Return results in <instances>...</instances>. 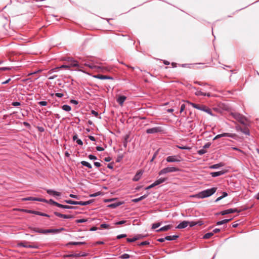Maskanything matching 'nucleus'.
<instances>
[{"label":"nucleus","mask_w":259,"mask_h":259,"mask_svg":"<svg viewBox=\"0 0 259 259\" xmlns=\"http://www.w3.org/2000/svg\"><path fill=\"white\" fill-rule=\"evenodd\" d=\"M216 191L217 188L213 187L210 189L202 191L198 193V194L191 196V197H196L200 199H203L211 196L216 192Z\"/></svg>","instance_id":"f257e3e1"},{"label":"nucleus","mask_w":259,"mask_h":259,"mask_svg":"<svg viewBox=\"0 0 259 259\" xmlns=\"http://www.w3.org/2000/svg\"><path fill=\"white\" fill-rule=\"evenodd\" d=\"M179 170V169L175 167H167L165 168H164L162 169L159 172V175H163L166 174L168 172H176L178 171Z\"/></svg>","instance_id":"f03ea898"},{"label":"nucleus","mask_w":259,"mask_h":259,"mask_svg":"<svg viewBox=\"0 0 259 259\" xmlns=\"http://www.w3.org/2000/svg\"><path fill=\"white\" fill-rule=\"evenodd\" d=\"M166 160L167 162H179L182 161L183 159L180 155H172L167 157Z\"/></svg>","instance_id":"7ed1b4c3"},{"label":"nucleus","mask_w":259,"mask_h":259,"mask_svg":"<svg viewBox=\"0 0 259 259\" xmlns=\"http://www.w3.org/2000/svg\"><path fill=\"white\" fill-rule=\"evenodd\" d=\"M233 117L240 123L244 124L245 123V118L241 115L238 113H233Z\"/></svg>","instance_id":"20e7f679"},{"label":"nucleus","mask_w":259,"mask_h":259,"mask_svg":"<svg viewBox=\"0 0 259 259\" xmlns=\"http://www.w3.org/2000/svg\"><path fill=\"white\" fill-rule=\"evenodd\" d=\"M69 66L70 67H76L78 68V69L77 70L78 71H81V72H82L83 73H85V72H84L83 71H82V66H81V65H80L78 62L76 60H71V62H70V64L69 65Z\"/></svg>","instance_id":"39448f33"},{"label":"nucleus","mask_w":259,"mask_h":259,"mask_svg":"<svg viewBox=\"0 0 259 259\" xmlns=\"http://www.w3.org/2000/svg\"><path fill=\"white\" fill-rule=\"evenodd\" d=\"M21 211L23 212L29 213H33V214L41 215V216L49 217V215H48L47 214L43 213L40 212L39 211H33V210H29V209H22Z\"/></svg>","instance_id":"423d86ee"},{"label":"nucleus","mask_w":259,"mask_h":259,"mask_svg":"<svg viewBox=\"0 0 259 259\" xmlns=\"http://www.w3.org/2000/svg\"><path fill=\"white\" fill-rule=\"evenodd\" d=\"M161 131V128L160 127H154L152 128H148L146 130V133L147 134H154L158 132H160Z\"/></svg>","instance_id":"0eeeda50"},{"label":"nucleus","mask_w":259,"mask_h":259,"mask_svg":"<svg viewBox=\"0 0 259 259\" xmlns=\"http://www.w3.org/2000/svg\"><path fill=\"white\" fill-rule=\"evenodd\" d=\"M225 137L233 138L234 137V135L233 134H230V133H223V134H219V135H217L213 138V140H214L215 139H219V138H222V137Z\"/></svg>","instance_id":"6e6552de"},{"label":"nucleus","mask_w":259,"mask_h":259,"mask_svg":"<svg viewBox=\"0 0 259 259\" xmlns=\"http://www.w3.org/2000/svg\"><path fill=\"white\" fill-rule=\"evenodd\" d=\"M235 212H240V211H238L237 209L236 208H230L221 211V214L222 215H226L229 213H233Z\"/></svg>","instance_id":"1a4fd4ad"},{"label":"nucleus","mask_w":259,"mask_h":259,"mask_svg":"<svg viewBox=\"0 0 259 259\" xmlns=\"http://www.w3.org/2000/svg\"><path fill=\"white\" fill-rule=\"evenodd\" d=\"M47 193L51 196H61V193L56 191L55 190H52V189H48L47 190Z\"/></svg>","instance_id":"9d476101"},{"label":"nucleus","mask_w":259,"mask_h":259,"mask_svg":"<svg viewBox=\"0 0 259 259\" xmlns=\"http://www.w3.org/2000/svg\"><path fill=\"white\" fill-rule=\"evenodd\" d=\"M188 221H184L181 222L176 227L177 229H184L188 226Z\"/></svg>","instance_id":"9b49d317"},{"label":"nucleus","mask_w":259,"mask_h":259,"mask_svg":"<svg viewBox=\"0 0 259 259\" xmlns=\"http://www.w3.org/2000/svg\"><path fill=\"white\" fill-rule=\"evenodd\" d=\"M143 237V236L142 235H138L132 238H127V241L128 242H134L138 239H140Z\"/></svg>","instance_id":"f8f14e48"},{"label":"nucleus","mask_w":259,"mask_h":259,"mask_svg":"<svg viewBox=\"0 0 259 259\" xmlns=\"http://www.w3.org/2000/svg\"><path fill=\"white\" fill-rule=\"evenodd\" d=\"M54 214L55 215H56L57 217H59L60 218H63L64 219H72L73 218V217L71 215L63 214H61V213H60L59 212H55Z\"/></svg>","instance_id":"ddd939ff"},{"label":"nucleus","mask_w":259,"mask_h":259,"mask_svg":"<svg viewBox=\"0 0 259 259\" xmlns=\"http://www.w3.org/2000/svg\"><path fill=\"white\" fill-rule=\"evenodd\" d=\"M171 228V226L170 225H167L166 226H164L163 227H161L160 229L156 230V232H160V231H166L169 229H170Z\"/></svg>","instance_id":"4468645a"},{"label":"nucleus","mask_w":259,"mask_h":259,"mask_svg":"<svg viewBox=\"0 0 259 259\" xmlns=\"http://www.w3.org/2000/svg\"><path fill=\"white\" fill-rule=\"evenodd\" d=\"M126 98L124 96H120L117 99V102L122 106L124 102L125 101Z\"/></svg>","instance_id":"2eb2a0df"},{"label":"nucleus","mask_w":259,"mask_h":259,"mask_svg":"<svg viewBox=\"0 0 259 259\" xmlns=\"http://www.w3.org/2000/svg\"><path fill=\"white\" fill-rule=\"evenodd\" d=\"M225 172L223 170L212 172L210 173L211 176L212 177H217L224 174Z\"/></svg>","instance_id":"dca6fc26"},{"label":"nucleus","mask_w":259,"mask_h":259,"mask_svg":"<svg viewBox=\"0 0 259 259\" xmlns=\"http://www.w3.org/2000/svg\"><path fill=\"white\" fill-rule=\"evenodd\" d=\"M165 179L164 178H160L157 180H156L154 183V185H155V186H157L162 183H163L164 182H165Z\"/></svg>","instance_id":"f3484780"},{"label":"nucleus","mask_w":259,"mask_h":259,"mask_svg":"<svg viewBox=\"0 0 259 259\" xmlns=\"http://www.w3.org/2000/svg\"><path fill=\"white\" fill-rule=\"evenodd\" d=\"M233 219V218H230V219H225V220H222V221H218L217 223V225H223L224 224H226L229 222H230V221H231Z\"/></svg>","instance_id":"a211bd4d"},{"label":"nucleus","mask_w":259,"mask_h":259,"mask_svg":"<svg viewBox=\"0 0 259 259\" xmlns=\"http://www.w3.org/2000/svg\"><path fill=\"white\" fill-rule=\"evenodd\" d=\"M142 174H143V172L142 171H140V172H138L137 174H136V175L134 176V177L133 179V181H138V180H139L141 178Z\"/></svg>","instance_id":"6ab92c4d"},{"label":"nucleus","mask_w":259,"mask_h":259,"mask_svg":"<svg viewBox=\"0 0 259 259\" xmlns=\"http://www.w3.org/2000/svg\"><path fill=\"white\" fill-rule=\"evenodd\" d=\"M19 245L20 246H22V247H26V248H37V246H36V245H27L24 244L23 243H19Z\"/></svg>","instance_id":"aec40b11"},{"label":"nucleus","mask_w":259,"mask_h":259,"mask_svg":"<svg viewBox=\"0 0 259 259\" xmlns=\"http://www.w3.org/2000/svg\"><path fill=\"white\" fill-rule=\"evenodd\" d=\"M147 196H148V195L147 194H145V195L141 196V197H139L138 198L134 199L132 200V201L133 202H138L139 201L142 200L146 198Z\"/></svg>","instance_id":"412c9836"},{"label":"nucleus","mask_w":259,"mask_h":259,"mask_svg":"<svg viewBox=\"0 0 259 259\" xmlns=\"http://www.w3.org/2000/svg\"><path fill=\"white\" fill-rule=\"evenodd\" d=\"M43 233H45V234L46 233H58L59 232V230L58 229H48V230H45L44 232H42Z\"/></svg>","instance_id":"4be33fe9"},{"label":"nucleus","mask_w":259,"mask_h":259,"mask_svg":"<svg viewBox=\"0 0 259 259\" xmlns=\"http://www.w3.org/2000/svg\"><path fill=\"white\" fill-rule=\"evenodd\" d=\"M228 196V193L226 192H223V195L219 197H218L217 198V199L215 200V202H218L219 201L222 200L223 198L226 197V196Z\"/></svg>","instance_id":"5701e85b"},{"label":"nucleus","mask_w":259,"mask_h":259,"mask_svg":"<svg viewBox=\"0 0 259 259\" xmlns=\"http://www.w3.org/2000/svg\"><path fill=\"white\" fill-rule=\"evenodd\" d=\"M178 235L167 236L165 237V239H167V240L168 241H171L178 238Z\"/></svg>","instance_id":"b1692460"},{"label":"nucleus","mask_w":259,"mask_h":259,"mask_svg":"<svg viewBox=\"0 0 259 259\" xmlns=\"http://www.w3.org/2000/svg\"><path fill=\"white\" fill-rule=\"evenodd\" d=\"M223 166V164L221 163L215 164L210 166V168L211 169H218L220 167Z\"/></svg>","instance_id":"393cba45"},{"label":"nucleus","mask_w":259,"mask_h":259,"mask_svg":"<svg viewBox=\"0 0 259 259\" xmlns=\"http://www.w3.org/2000/svg\"><path fill=\"white\" fill-rule=\"evenodd\" d=\"M57 206L59 207H60V208H65V209H72V208H73V207H72V206H69V205H63V204H60V203H58V204H57Z\"/></svg>","instance_id":"a878e982"},{"label":"nucleus","mask_w":259,"mask_h":259,"mask_svg":"<svg viewBox=\"0 0 259 259\" xmlns=\"http://www.w3.org/2000/svg\"><path fill=\"white\" fill-rule=\"evenodd\" d=\"M81 164L83 165V166H85L87 167H88L89 168H92V166L91 165V164L87 162V161H81Z\"/></svg>","instance_id":"bb28decb"},{"label":"nucleus","mask_w":259,"mask_h":259,"mask_svg":"<svg viewBox=\"0 0 259 259\" xmlns=\"http://www.w3.org/2000/svg\"><path fill=\"white\" fill-rule=\"evenodd\" d=\"M65 202L72 205H78V201H75L72 200H66Z\"/></svg>","instance_id":"cd10ccee"},{"label":"nucleus","mask_w":259,"mask_h":259,"mask_svg":"<svg viewBox=\"0 0 259 259\" xmlns=\"http://www.w3.org/2000/svg\"><path fill=\"white\" fill-rule=\"evenodd\" d=\"M94 78H98L100 79H106L107 75H96L93 76Z\"/></svg>","instance_id":"c85d7f7f"},{"label":"nucleus","mask_w":259,"mask_h":259,"mask_svg":"<svg viewBox=\"0 0 259 259\" xmlns=\"http://www.w3.org/2000/svg\"><path fill=\"white\" fill-rule=\"evenodd\" d=\"M122 204V203H121V202H117V203L111 204L109 205L108 206L109 207L115 208L117 206H118L121 205Z\"/></svg>","instance_id":"c756f323"},{"label":"nucleus","mask_w":259,"mask_h":259,"mask_svg":"<svg viewBox=\"0 0 259 259\" xmlns=\"http://www.w3.org/2000/svg\"><path fill=\"white\" fill-rule=\"evenodd\" d=\"M91 201L90 200H89V201H78V205H89L91 203Z\"/></svg>","instance_id":"7c9ffc66"},{"label":"nucleus","mask_w":259,"mask_h":259,"mask_svg":"<svg viewBox=\"0 0 259 259\" xmlns=\"http://www.w3.org/2000/svg\"><path fill=\"white\" fill-rule=\"evenodd\" d=\"M36 200L37 198L33 197H28L22 199V200L23 201H36Z\"/></svg>","instance_id":"2f4dec72"},{"label":"nucleus","mask_w":259,"mask_h":259,"mask_svg":"<svg viewBox=\"0 0 259 259\" xmlns=\"http://www.w3.org/2000/svg\"><path fill=\"white\" fill-rule=\"evenodd\" d=\"M187 103L191 105L193 108L199 110V108H200V105L194 104L193 103H191L190 102L187 101Z\"/></svg>","instance_id":"473e14b6"},{"label":"nucleus","mask_w":259,"mask_h":259,"mask_svg":"<svg viewBox=\"0 0 259 259\" xmlns=\"http://www.w3.org/2000/svg\"><path fill=\"white\" fill-rule=\"evenodd\" d=\"M62 109L65 111H70L71 109V108L70 106L68 105H64L63 106H62Z\"/></svg>","instance_id":"72a5a7b5"},{"label":"nucleus","mask_w":259,"mask_h":259,"mask_svg":"<svg viewBox=\"0 0 259 259\" xmlns=\"http://www.w3.org/2000/svg\"><path fill=\"white\" fill-rule=\"evenodd\" d=\"M32 230L34 232H37V233H41V234H45V233H43L42 232H44L45 231V230L39 229L36 228H33Z\"/></svg>","instance_id":"f704fd0d"},{"label":"nucleus","mask_w":259,"mask_h":259,"mask_svg":"<svg viewBox=\"0 0 259 259\" xmlns=\"http://www.w3.org/2000/svg\"><path fill=\"white\" fill-rule=\"evenodd\" d=\"M213 235V233H212V232L207 233L203 236V238L204 239H208V238H210L211 236H212Z\"/></svg>","instance_id":"c9c22d12"},{"label":"nucleus","mask_w":259,"mask_h":259,"mask_svg":"<svg viewBox=\"0 0 259 259\" xmlns=\"http://www.w3.org/2000/svg\"><path fill=\"white\" fill-rule=\"evenodd\" d=\"M177 147L180 149L182 150H190L191 148V147L187 146H177Z\"/></svg>","instance_id":"e433bc0d"},{"label":"nucleus","mask_w":259,"mask_h":259,"mask_svg":"<svg viewBox=\"0 0 259 259\" xmlns=\"http://www.w3.org/2000/svg\"><path fill=\"white\" fill-rule=\"evenodd\" d=\"M204 112L207 113V114H209L211 116H214V115L212 113L211 110L208 107H207L206 110H204Z\"/></svg>","instance_id":"4c0bfd02"},{"label":"nucleus","mask_w":259,"mask_h":259,"mask_svg":"<svg viewBox=\"0 0 259 259\" xmlns=\"http://www.w3.org/2000/svg\"><path fill=\"white\" fill-rule=\"evenodd\" d=\"M206 152H207V151H206V150L203 148V149H200V150H198V151H197V153H198V154H199L200 155H203V154H204L206 153Z\"/></svg>","instance_id":"58836bf2"},{"label":"nucleus","mask_w":259,"mask_h":259,"mask_svg":"<svg viewBox=\"0 0 259 259\" xmlns=\"http://www.w3.org/2000/svg\"><path fill=\"white\" fill-rule=\"evenodd\" d=\"M204 93H203L200 90H196V92L195 93V94L196 96H203Z\"/></svg>","instance_id":"ea45409f"},{"label":"nucleus","mask_w":259,"mask_h":259,"mask_svg":"<svg viewBox=\"0 0 259 259\" xmlns=\"http://www.w3.org/2000/svg\"><path fill=\"white\" fill-rule=\"evenodd\" d=\"M120 258L123 259H127L130 258V255L127 253H124L120 256Z\"/></svg>","instance_id":"a19ab883"},{"label":"nucleus","mask_w":259,"mask_h":259,"mask_svg":"<svg viewBox=\"0 0 259 259\" xmlns=\"http://www.w3.org/2000/svg\"><path fill=\"white\" fill-rule=\"evenodd\" d=\"M70 244L76 245L84 244V242H70Z\"/></svg>","instance_id":"79ce46f5"},{"label":"nucleus","mask_w":259,"mask_h":259,"mask_svg":"<svg viewBox=\"0 0 259 259\" xmlns=\"http://www.w3.org/2000/svg\"><path fill=\"white\" fill-rule=\"evenodd\" d=\"M125 222H126L125 221L122 220V221H119V222H115L114 223V224L116 225H122V224H124V223H125Z\"/></svg>","instance_id":"37998d69"},{"label":"nucleus","mask_w":259,"mask_h":259,"mask_svg":"<svg viewBox=\"0 0 259 259\" xmlns=\"http://www.w3.org/2000/svg\"><path fill=\"white\" fill-rule=\"evenodd\" d=\"M38 104L41 106H45L47 105V102L46 101H40L38 102Z\"/></svg>","instance_id":"c03bdc74"},{"label":"nucleus","mask_w":259,"mask_h":259,"mask_svg":"<svg viewBox=\"0 0 259 259\" xmlns=\"http://www.w3.org/2000/svg\"><path fill=\"white\" fill-rule=\"evenodd\" d=\"M197 225V223L195 222H189L188 225H189L190 227H192Z\"/></svg>","instance_id":"a18cd8bd"},{"label":"nucleus","mask_w":259,"mask_h":259,"mask_svg":"<svg viewBox=\"0 0 259 259\" xmlns=\"http://www.w3.org/2000/svg\"><path fill=\"white\" fill-rule=\"evenodd\" d=\"M87 221V220L85 219H79V220H77L76 221V222L77 223H82L86 222Z\"/></svg>","instance_id":"49530a36"},{"label":"nucleus","mask_w":259,"mask_h":259,"mask_svg":"<svg viewBox=\"0 0 259 259\" xmlns=\"http://www.w3.org/2000/svg\"><path fill=\"white\" fill-rule=\"evenodd\" d=\"M158 153V150H157V151L155 152V153L154 154V155H153V157H152V159H151V160H150V162H152V161L154 160V159L156 158V156L157 155Z\"/></svg>","instance_id":"de8ad7c7"},{"label":"nucleus","mask_w":259,"mask_h":259,"mask_svg":"<svg viewBox=\"0 0 259 259\" xmlns=\"http://www.w3.org/2000/svg\"><path fill=\"white\" fill-rule=\"evenodd\" d=\"M109 225L107 224H102L101 225V227L105 229H108Z\"/></svg>","instance_id":"09e8293b"},{"label":"nucleus","mask_w":259,"mask_h":259,"mask_svg":"<svg viewBox=\"0 0 259 259\" xmlns=\"http://www.w3.org/2000/svg\"><path fill=\"white\" fill-rule=\"evenodd\" d=\"M149 242L148 241H145L141 242L139 245H149Z\"/></svg>","instance_id":"8fccbe9b"},{"label":"nucleus","mask_w":259,"mask_h":259,"mask_svg":"<svg viewBox=\"0 0 259 259\" xmlns=\"http://www.w3.org/2000/svg\"><path fill=\"white\" fill-rule=\"evenodd\" d=\"M89 158L90 160H96L97 159V157L94 155L90 154L89 155Z\"/></svg>","instance_id":"3c124183"},{"label":"nucleus","mask_w":259,"mask_h":259,"mask_svg":"<svg viewBox=\"0 0 259 259\" xmlns=\"http://www.w3.org/2000/svg\"><path fill=\"white\" fill-rule=\"evenodd\" d=\"M160 223H155V224H153L152 228V229H156L158 227H159L160 226Z\"/></svg>","instance_id":"603ef678"},{"label":"nucleus","mask_w":259,"mask_h":259,"mask_svg":"<svg viewBox=\"0 0 259 259\" xmlns=\"http://www.w3.org/2000/svg\"><path fill=\"white\" fill-rule=\"evenodd\" d=\"M206 108H207L206 106L201 105H200V108H199V110L203 111L204 112V110H205Z\"/></svg>","instance_id":"864d4df0"},{"label":"nucleus","mask_w":259,"mask_h":259,"mask_svg":"<svg viewBox=\"0 0 259 259\" xmlns=\"http://www.w3.org/2000/svg\"><path fill=\"white\" fill-rule=\"evenodd\" d=\"M100 194H101V193L98 192H97V193H94V194H92L90 195V197H96L97 196H99Z\"/></svg>","instance_id":"5fc2aeb1"},{"label":"nucleus","mask_w":259,"mask_h":259,"mask_svg":"<svg viewBox=\"0 0 259 259\" xmlns=\"http://www.w3.org/2000/svg\"><path fill=\"white\" fill-rule=\"evenodd\" d=\"M12 105L13 106H18L21 105V103L19 102H14L12 103Z\"/></svg>","instance_id":"6e6d98bb"},{"label":"nucleus","mask_w":259,"mask_h":259,"mask_svg":"<svg viewBox=\"0 0 259 259\" xmlns=\"http://www.w3.org/2000/svg\"><path fill=\"white\" fill-rule=\"evenodd\" d=\"M185 105L184 104H182L181 105L180 113H182V112H183V111L185 110Z\"/></svg>","instance_id":"4d7b16f0"},{"label":"nucleus","mask_w":259,"mask_h":259,"mask_svg":"<svg viewBox=\"0 0 259 259\" xmlns=\"http://www.w3.org/2000/svg\"><path fill=\"white\" fill-rule=\"evenodd\" d=\"M126 236V234H120L117 236V239H121L122 238L125 237Z\"/></svg>","instance_id":"13d9d810"},{"label":"nucleus","mask_w":259,"mask_h":259,"mask_svg":"<svg viewBox=\"0 0 259 259\" xmlns=\"http://www.w3.org/2000/svg\"><path fill=\"white\" fill-rule=\"evenodd\" d=\"M55 95L58 98H62L64 96L63 94L60 93H56Z\"/></svg>","instance_id":"bf43d9fd"},{"label":"nucleus","mask_w":259,"mask_h":259,"mask_svg":"<svg viewBox=\"0 0 259 259\" xmlns=\"http://www.w3.org/2000/svg\"><path fill=\"white\" fill-rule=\"evenodd\" d=\"M76 142L80 146H82L83 145L82 141L80 139H79L77 140V141Z\"/></svg>","instance_id":"052dcab7"},{"label":"nucleus","mask_w":259,"mask_h":259,"mask_svg":"<svg viewBox=\"0 0 259 259\" xmlns=\"http://www.w3.org/2000/svg\"><path fill=\"white\" fill-rule=\"evenodd\" d=\"M96 149L98 151H103L104 150V149L101 146H97Z\"/></svg>","instance_id":"680f3d73"},{"label":"nucleus","mask_w":259,"mask_h":259,"mask_svg":"<svg viewBox=\"0 0 259 259\" xmlns=\"http://www.w3.org/2000/svg\"><path fill=\"white\" fill-rule=\"evenodd\" d=\"M165 240H167V239H165V237H164V238H159V239H157V241L160 242H163Z\"/></svg>","instance_id":"e2e57ef3"},{"label":"nucleus","mask_w":259,"mask_h":259,"mask_svg":"<svg viewBox=\"0 0 259 259\" xmlns=\"http://www.w3.org/2000/svg\"><path fill=\"white\" fill-rule=\"evenodd\" d=\"M155 187V185H154L153 183H152V184H151L150 185H149V186L147 187L146 188H145V189L146 190H149L153 187Z\"/></svg>","instance_id":"0e129e2a"},{"label":"nucleus","mask_w":259,"mask_h":259,"mask_svg":"<svg viewBox=\"0 0 259 259\" xmlns=\"http://www.w3.org/2000/svg\"><path fill=\"white\" fill-rule=\"evenodd\" d=\"M70 102L74 105L78 104V101L72 99L70 100Z\"/></svg>","instance_id":"69168bd1"},{"label":"nucleus","mask_w":259,"mask_h":259,"mask_svg":"<svg viewBox=\"0 0 259 259\" xmlns=\"http://www.w3.org/2000/svg\"><path fill=\"white\" fill-rule=\"evenodd\" d=\"M49 202L54 205H55L56 206H57V204H58L59 203L56 202V201H54V200H53L52 199H50L49 200Z\"/></svg>","instance_id":"338daca9"},{"label":"nucleus","mask_w":259,"mask_h":259,"mask_svg":"<svg viewBox=\"0 0 259 259\" xmlns=\"http://www.w3.org/2000/svg\"><path fill=\"white\" fill-rule=\"evenodd\" d=\"M57 75H52V76H51L49 77L48 79L49 80H52V79H54L56 78L57 77Z\"/></svg>","instance_id":"774afa93"}]
</instances>
